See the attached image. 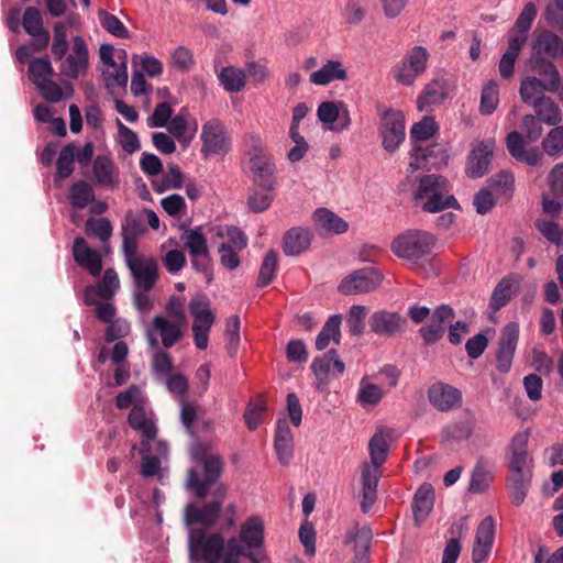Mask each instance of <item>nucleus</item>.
Segmentation results:
<instances>
[{"instance_id":"obj_40","label":"nucleus","mask_w":563,"mask_h":563,"mask_svg":"<svg viewBox=\"0 0 563 563\" xmlns=\"http://www.w3.org/2000/svg\"><path fill=\"white\" fill-rule=\"evenodd\" d=\"M153 328L159 332L162 343L166 349L172 347L183 336V331L179 325L166 320L162 316L154 317Z\"/></svg>"},{"instance_id":"obj_20","label":"nucleus","mask_w":563,"mask_h":563,"mask_svg":"<svg viewBox=\"0 0 563 563\" xmlns=\"http://www.w3.org/2000/svg\"><path fill=\"white\" fill-rule=\"evenodd\" d=\"M529 69L537 74L544 85L548 92H556L561 85V75L555 64L547 59L539 53H531L528 59Z\"/></svg>"},{"instance_id":"obj_51","label":"nucleus","mask_w":563,"mask_h":563,"mask_svg":"<svg viewBox=\"0 0 563 563\" xmlns=\"http://www.w3.org/2000/svg\"><path fill=\"white\" fill-rule=\"evenodd\" d=\"M474 423L472 420H462L449 423L442 429L444 440H467L472 437Z\"/></svg>"},{"instance_id":"obj_28","label":"nucleus","mask_w":563,"mask_h":563,"mask_svg":"<svg viewBox=\"0 0 563 563\" xmlns=\"http://www.w3.org/2000/svg\"><path fill=\"white\" fill-rule=\"evenodd\" d=\"M92 173L97 185L114 188L119 184L118 169L107 155H98L92 164Z\"/></svg>"},{"instance_id":"obj_15","label":"nucleus","mask_w":563,"mask_h":563,"mask_svg":"<svg viewBox=\"0 0 563 563\" xmlns=\"http://www.w3.org/2000/svg\"><path fill=\"white\" fill-rule=\"evenodd\" d=\"M430 405L440 412H449L462 406V391L443 382H437L428 388Z\"/></svg>"},{"instance_id":"obj_30","label":"nucleus","mask_w":563,"mask_h":563,"mask_svg":"<svg viewBox=\"0 0 563 563\" xmlns=\"http://www.w3.org/2000/svg\"><path fill=\"white\" fill-rule=\"evenodd\" d=\"M449 96V89L444 79H433L426 85L418 97V108L423 111L429 106L441 104Z\"/></svg>"},{"instance_id":"obj_35","label":"nucleus","mask_w":563,"mask_h":563,"mask_svg":"<svg viewBox=\"0 0 563 563\" xmlns=\"http://www.w3.org/2000/svg\"><path fill=\"white\" fill-rule=\"evenodd\" d=\"M347 73L339 60H328L320 69L310 75V82L318 86L329 85L333 80H346Z\"/></svg>"},{"instance_id":"obj_63","label":"nucleus","mask_w":563,"mask_h":563,"mask_svg":"<svg viewBox=\"0 0 563 563\" xmlns=\"http://www.w3.org/2000/svg\"><path fill=\"white\" fill-rule=\"evenodd\" d=\"M240 318L236 314L230 316L225 325V338L228 340V352L234 356L240 342Z\"/></svg>"},{"instance_id":"obj_24","label":"nucleus","mask_w":563,"mask_h":563,"mask_svg":"<svg viewBox=\"0 0 563 563\" xmlns=\"http://www.w3.org/2000/svg\"><path fill=\"white\" fill-rule=\"evenodd\" d=\"M128 422L133 430L140 432L143 437L141 441L142 450H151L148 441L156 438L157 428L152 420L147 419L144 408L137 405L133 406L129 413Z\"/></svg>"},{"instance_id":"obj_38","label":"nucleus","mask_w":563,"mask_h":563,"mask_svg":"<svg viewBox=\"0 0 563 563\" xmlns=\"http://www.w3.org/2000/svg\"><path fill=\"white\" fill-rule=\"evenodd\" d=\"M518 276L504 277L495 287L490 297L489 307L499 310L505 307L511 299L514 286H518Z\"/></svg>"},{"instance_id":"obj_27","label":"nucleus","mask_w":563,"mask_h":563,"mask_svg":"<svg viewBox=\"0 0 563 563\" xmlns=\"http://www.w3.org/2000/svg\"><path fill=\"white\" fill-rule=\"evenodd\" d=\"M274 446L279 463L288 465L294 454V438L290 427L285 419L277 422Z\"/></svg>"},{"instance_id":"obj_21","label":"nucleus","mask_w":563,"mask_h":563,"mask_svg":"<svg viewBox=\"0 0 563 563\" xmlns=\"http://www.w3.org/2000/svg\"><path fill=\"white\" fill-rule=\"evenodd\" d=\"M221 505L220 500H213L202 506L188 505L185 509L186 525H200L203 528H210L220 517Z\"/></svg>"},{"instance_id":"obj_22","label":"nucleus","mask_w":563,"mask_h":563,"mask_svg":"<svg viewBox=\"0 0 563 563\" xmlns=\"http://www.w3.org/2000/svg\"><path fill=\"white\" fill-rule=\"evenodd\" d=\"M250 168L254 174V185L266 190L273 191L275 188L274 174L276 166L271 155L250 157Z\"/></svg>"},{"instance_id":"obj_64","label":"nucleus","mask_w":563,"mask_h":563,"mask_svg":"<svg viewBox=\"0 0 563 563\" xmlns=\"http://www.w3.org/2000/svg\"><path fill=\"white\" fill-rule=\"evenodd\" d=\"M366 317V308L364 306H352L346 323L352 335L360 336L364 332V319Z\"/></svg>"},{"instance_id":"obj_14","label":"nucleus","mask_w":563,"mask_h":563,"mask_svg":"<svg viewBox=\"0 0 563 563\" xmlns=\"http://www.w3.org/2000/svg\"><path fill=\"white\" fill-rule=\"evenodd\" d=\"M430 316V322L419 329L424 346H430L443 338L445 324L454 319L455 312L451 306L443 303L438 306Z\"/></svg>"},{"instance_id":"obj_34","label":"nucleus","mask_w":563,"mask_h":563,"mask_svg":"<svg viewBox=\"0 0 563 563\" xmlns=\"http://www.w3.org/2000/svg\"><path fill=\"white\" fill-rule=\"evenodd\" d=\"M434 492L431 485H421L415 494L412 511L416 525H421L433 508Z\"/></svg>"},{"instance_id":"obj_46","label":"nucleus","mask_w":563,"mask_h":563,"mask_svg":"<svg viewBox=\"0 0 563 563\" xmlns=\"http://www.w3.org/2000/svg\"><path fill=\"white\" fill-rule=\"evenodd\" d=\"M29 79L37 87L52 78L54 69L47 57L33 58L29 65Z\"/></svg>"},{"instance_id":"obj_59","label":"nucleus","mask_w":563,"mask_h":563,"mask_svg":"<svg viewBox=\"0 0 563 563\" xmlns=\"http://www.w3.org/2000/svg\"><path fill=\"white\" fill-rule=\"evenodd\" d=\"M68 51V41L64 23L57 22L54 25V38L52 54L56 60H62Z\"/></svg>"},{"instance_id":"obj_56","label":"nucleus","mask_w":563,"mask_h":563,"mask_svg":"<svg viewBox=\"0 0 563 563\" xmlns=\"http://www.w3.org/2000/svg\"><path fill=\"white\" fill-rule=\"evenodd\" d=\"M86 232L89 235L97 236L102 242H107L112 235L113 227L108 218H89L86 221Z\"/></svg>"},{"instance_id":"obj_31","label":"nucleus","mask_w":563,"mask_h":563,"mask_svg":"<svg viewBox=\"0 0 563 563\" xmlns=\"http://www.w3.org/2000/svg\"><path fill=\"white\" fill-rule=\"evenodd\" d=\"M313 220L317 228L325 233L342 234L349 230V223L327 208L317 209Z\"/></svg>"},{"instance_id":"obj_43","label":"nucleus","mask_w":563,"mask_h":563,"mask_svg":"<svg viewBox=\"0 0 563 563\" xmlns=\"http://www.w3.org/2000/svg\"><path fill=\"white\" fill-rule=\"evenodd\" d=\"M181 240L190 256L209 255L207 239L202 234L201 228L186 230L181 234Z\"/></svg>"},{"instance_id":"obj_10","label":"nucleus","mask_w":563,"mask_h":563,"mask_svg":"<svg viewBox=\"0 0 563 563\" xmlns=\"http://www.w3.org/2000/svg\"><path fill=\"white\" fill-rule=\"evenodd\" d=\"M201 153L205 157L211 155H225L231 147L230 137L222 122L218 119L207 121L202 125L200 135Z\"/></svg>"},{"instance_id":"obj_60","label":"nucleus","mask_w":563,"mask_h":563,"mask_svg":"<svg viewBox=\"0 0 563 563\" xmlns=\"http://www.w3.org/2000/svg\"><path fill=\"white\" fill-rule=\"evenodd\" d=\"M553 126L542 141V148L550 156H555L563 150V126Z\"/></svg>"},{"instance_id":"obj_52","label":"nucleus","mask_w":563,"mask_h":563,"mask_svg":"<svg viewBox=\"0 0 563 563\" xmlns=\"http://www.w3.org/2000/svg\"><path fill=\"white\" fill-rule=\"evenodd\" d=\"M99 22L110 34L119 38H129L130 33L121 20L106 10H99Z\"/></svg>"},{"instance_id":"obj_29","label":"nucleus","mask_w":563,"mask_h":563,"mask_svg":"<svg viewBox=\"0 0 563 563\" xmlns=\"http://www.w3.org/2000/svg\"><path fill=\"white\" fill-rule=\"evenodd\" d=\"M507 148L510 155L518 162L526 163L529 166H536L540 159V153L537 148L526 150L523 136L517 132H510L506 137Z\"/></svg>"},{"instance_id":"obj_62","label":"nucleus","mask_w":563,"mask_h":563,"mask_svg":"<svg viewBox=\"0 0 563 563\" xmlns=\"http://www.w3.org/2000/svg\"><path fill=\"white\" fill-rule=\"evenodd\" d=\"M146 232L144 219L135 216L132 211L126 212L121 228V235L139 238Z\"/></svg>"},{"instance_id":"obj_47","label":"nucleus","mask_w":563,"mask_h":563,"mask_svg":"<svg viewBox=\"0 0 563 563\" xmlns=\"http://www.w3.org/2000/svg\"><path fill=\"white\" fill-rule=\"evenodd\" d=\"M76 151L74 143H69L62 148L56 161V178L65 179L74 173Z\"/></svg>"},{"instance_id":"obj_53","label":"nucleus","mask_w":563,"mask_h":563,"mask_svg":"<svg viewBox=\"0 0 563 563\" xmlns=\"http://www.w3.org/2000/svg\"><path fill=\"white\" fill-rule=\"evenodd\" d=\"M534 227L549 242L556 246H563V229L558 222L537 219Z\"/></svg>"},{"instance_id":"obj_18","label":"nucleus","mask_w":563,"mask_h":563,"mask_svg":"<svg viewBox=\"0 0 563 563\" xmlns=\"http://www.w3.org/2000/svg\"><path fill=\"white\" fill-rule=\"evenodd\" d=\"M368 323L375 334L391 338L404 331L407 320L398 312L378 310L372 313Z\"/></svg>"},{"instance_id":"obj_49","label":"nucleus","mask_w":563,"mask_h":563,"mask_svg":"<svg viewBox=\"0 0 563 563\" xmlns=\"http://www.w3.org/2000/svg\"><path fill=\"white\" fill-rule=\"evenodd\" d=\"M499 103V88L494 80L488 81L482 89L479 112L490 115Z\"/></svg>"},{"instance_id":"obj_57","label":"nucleus","mask_w":563,"mask_h":563,"mask_svg":"<svg viewBox=\"0 0 563 563\" xmlns=\"http://www.w3.org/2000/svg\"><path fill=\"white\" fill-rule=\"evenodd\" d=\"M438 130L433 118L423 117L421 121L415 123L410 130L411 141H427L431 139Z\"/></svg>"},{"instance_id":"obj_19","label":"nucleus","mask_w":563,"mask_h":563,"mask_svg":"<svg viewBox=\"0 0 563 563\" xmlns=\"http://www.w3.org/2000/svg\"><path fill=\"white\" fill-rule=\"evenodd\" d=\"M134 279L137 290L150 291L158 278L157 261L153 256L136 260L126 266Z\"/></svg>"},{"instance_id":"obj_26","label":"nucleus","mask_w":563,"mask_h":563,"mask_svg":"<svg viewBox=\"0 0 563 563\" xmlns=\"http://www.w3.org/2000/svg\"><path fill=\"white\" fill-rule=\"evenodd\" d=\"M373 530H349L344 543L354 552L353 563H369Z\"/></svg>"},{"instance_id":"obj_7","label":"nucleus","mask_w":563,"mask_h":563,"mask_svg":"<svg viewBox=\"0 0 563 563\" xmlns=\"http://www.w3.org/2000/svg\"><path fill=\"white\" fill-rule=\"evenodd\" d=\"M429 58L430 54L426 47L413 46L393 68L395 80L404 86H412L416 79L424 74Z\"/></svg>"},{"instance_id":"obj_25","label":"nucleus","mask_w":563,"mask_h":563,"mask_svg":"<svg viewBox=\"0 0 563 563\" xmlns=\"http://www.w3.org/2000/svg\"><path fill=\"white\" fill-rule=\"evenodd\" d=\"M312 238L313 234L309 229L294 227L283 238V252L287 256H297L309 249Z\"/></svg>"},{"instance_id":"obj_48","label":"nucleus","mask_w":563,"mask_h":563,"mask_svg":"<svg viewBox=\"0 0 563 563\" xmlns=\"http://www.w3.org/2000/svg\"><path fill=\"white\" fill-rule=\"evenodd\" d=\"M219 80L227 91L239 92L245 86V74L239 68L228 66L222 68Z\"/></svg>"},{"instance_id":"obj_5","label":"nucleus","mask_w":563,"mask_h":563,"mask_svg":"<svg viewBox=\"0 0 563 563\" xmlns=\"http://www.w3.org/2000/svg\"><path fill=\"white\" fill-rule=\"evenodd\" d=\"M433 245L434 238L431 233L409 230L394 239L391 251L400 258L418 262L431 252Z\"/></svg>"},{"instance_id":"obj_13","label":"nucleus","mask_w":563,"mask_h":563,"mask_svg":"<svg viewBox=\"0 0 563 563\" xmlns=\"http://www.w3.org/2000/svg\"><path fill=\"white\" fill-rule=\"evenodd\" d=\"M88 56L86 42L81 36H75L71 52L62 59L60 74L69 79H78L84 76L88 69Z\"/></svg>"},{"instance_id":"obj_50","label":"nucleus","mask_w":563,"mask_h":563,"mask_svg":"<svg viewBox=\"0 0 563 563\" xmlns=\"http://www.w3.org/2000/svg\"><path fill=\"white\" fill-rule=\"evenodd\" d=\"M278 267L277 253L274 250H269L260 268L258 277H257V287H266L268 286L273 279L275 278V273Z\"/></svg>"},{"instance_id":"obj_37","label":"nucleus","mask_w":563,"mask_h":563,"mask_svg":"<svg viewBox=\"0 0 563 563\" xmlns=\"http://www.w3.org/2000/svg\"><path fill=\"white\" fill-rule=\"evenodd\" d=\"M495 540V530H476L472 548V561L484 563L487 561Z\"/></svg>"},{"instance_id":"obj_23","label":"nucleus","mask_w":563,"mask_h":563,"mask_svg":"<svg viewBox=\"0 0 563 563\" xmlns=\"http://www.w3.org/2000/svg\"><path fill=\"white\" fill-rule=\"evenodd\" d=\"M73 256L76 263L86 268L92 276H99L102 271V261L98 252L89 247L87 241L78 236L74 240Z\"/></svg>"},{"instance_id":"obj_54","label":"nucleus","mask_w":563,"mask_h":563,"mask_svg":"<svg viewBox=\"0 0 563 563\" xmlns=\"http://www.w3.org/2000/svg\"><path fill=\"white\" fill-rule=\"evenodd\" d=\"M265 411L266 402L262 396L250 401L244 412V421L250 430H255L262 423Z\"/></svg>"},{"instance_id":"obj_61","label":"nucleus","mask_w":563,"mask_h":563,"mask_svg":"<svg viewBox=\"0 0 563 563\" xmlns=\"http://www.w3.org/2000/svg\"><path fill=\"white\" fill-rule=\"evenodd\" d=\"M119 277L113 268L106 269L101 284L97 288V294L102 299H110L119 288Z\"/></svg>"},{"instance_id":"obj_41","label":"nucleus","mask_w":563,"mask_h":563,"mask_svg":"<svg viewBox=\"0 0 563 563\" xmlns=\"http://www.w3.org/2000/svg\"><path fill=\"white\" fill-rule=\"evenodd\" d=\"M68 198L74 208L81 210L95 201L96 195L90 184L85 180H78L70 186Z\"/></svg>"},{"instance_id":"obj_11","label":"nucleus","mask_w":563,"mask_h":563,"mask_svg":"<svg viewBox=\"0 0 563 563\" xmlns=\"http://www.w3.org/2000/svg\"><path fill=\"white\" fill-rule=\"evenodd\" d=\"M528 431L516 433L510 442L508 467L511 475L533 476V460L528 453Z\"/></svg>"},{"instance_id":"obj_58","label":"nucleus","mask_w":563,"mask_h":563,"mask_svg":"<svg viewBox=\"0 0 563 563\" xmlns=\"http://www.w3.org/2000/svg\"><path fill=\"white\" fill-rule=\"evenodd\" d=\"M120 144L128 154L137 152L141 147L137 134L117 119Z\"/></svg>"},{"instance_id":"obj_16","label":"nucleus","mask_w":563,"mask_h":563,"mask_svg":"<svg viewBox=\"0 0 563 563\" xmlns=\"http://www.w3.org/2000/svg\"><path fill=\"white\" fill-rule=\"evenodd\" d=\"M519 339V325L515 322L507 323L501 330L499 349L496 355V368L506 374L510 371L512 358Z\"/></svg>"},{"instance_id":"obj_6","label":"nucleus","mask_w":563,"mask_h":563,"mask_svg":"<svg viewBox=\"0 0 563 563\" xmlns=\"http://www.w3.org/2000/svg\"><path fill=\"white\" fill-rule=\"evenodd\" d=\"M209 530H188L190 555L207 563H218L223 556L224 538L220 533L208 534Z\"/></svg>"},{"instance_id":"obj_4","label":"nucleus","mask_w":563,"mask_h":563,"mask_svg":"<svg viewBox=\"0 0 563 563\" xmlns=\"http://www.w3.org/2000/svg\"><path fill=\"white\" fill-rule=\"evenodd\" d=\"M194 459L202 465L203 478L200 479L198 473L190 468L188 471V485L198 498H203L209 490V486L220 477L223 470V461L219 455L207 453L201 445L195 450Z\"/></svg>"},{"instance_id":"obj_9","label":"nucleus","mask_w":563,"mask_h":563,"mask_svg":"<svg viewBox=\"0 0 563 563\" xmlns=\"http://www.w3.org/2000/svg\"><path fill=\"white\" fill-rule=\"evenodd\" d=\"M379 133L383 147L394 153L405 141V118L401 111L395 109L386 110L380 117Z\"/></svg>"},{"instance_id":"obj_44","label":"nucleus","mask_w":563,"mask_h":563,"mask_svg":"<svg viewBox=\"0 0 563 563\" xmlns=\"http://www.w3.org/2000/svg\"><path fill=\"white\" fill-rule=\"evenodd\" d=\"M64 87L65 93L63 88L58 84H56L52 79H48L42 82L36 88L38 89V92L45 100L49 102H59L64 98L69 99L74 96V88L70 82L65 81Z\"/></svg>"},{"instance_id":"obj_55","label":"nucleus","mask_w":563,"mask_h":563,"mask_svg":"<svg viewBox=\"0 0 563 563\" xmlns=\"http://www.w3.org/2000/svg\"><path fill=\"white\" fill-rule=\"evenodd\" d=\"M274 200L271 191H266L257 186L251 190L247 197L249 209L254 213L266 211Z\"/></svg>"},{"instance_id":"obj_42","label":"nucleus","mask_w":563,"mask_h":563,"mask_svg":"<svg viewBox=\"0 0 563 563\" xmlns=\"http://www.w3.org/2000/svg\"><path fill=\"white\" fill-rule=\"evenodd\" d=\"M547 85L536 76H527L520 82L519 93L521 100L529 106H533L538 98L545 96Z\"/></svg>"},{"instance_id":"obj_32","label":"nucleus","mask_w":563,"mask_h":563,"mask_svg":"<svg viewBox=\"0 0 563 563\" xmlns=\"http://www.w3.org/2000/svg\"><path fill=\"white\" fill-rule=\"evenodd\" d=\"M493 479V463L484 457H479L472 472L468 492L482 494L489 487Z\"/></svg>"},{"instance_id":"obj_8","label":"nucleus","mask_w":563,"mask_h":563,"mask_svg":"<svg viewBox=\"0 0 563 563\" xmlns=\"http://www.w3.org/2000/svg\"><path fill=\"white\" fill-rule=\"evenodd\" d=\"M383 274L375 267L356 269L344 277L338 286L340 294L345 296L374 291L383 282Z\"/></svg>"},{"instance_id":"obj_17","label":"nucleus","mask_w":563,"mask_h":563,"mask_svg":"<svg viewBox=\"0 0 563 563\" xmlns=\"http://www.w3.org/2000/svg\"><path fill=\"white\" fill-rule=\"evenodd\" d=\"M495 142L485 140L472 147L465 165L467 177L476 179L483 177L489 170Z\"/></svg>"},{"instance_id":"obj_12","label":"nucleus","mask_w":563,"mask_h":563,"mask_svg":"<svg viewBox=\"0 0 563 563\" xmlns=\"http://www.w3.org/2000/svg\"><path fill=\"white\" fill-rule=\"evenodd\" d=\"M331 366H333L332 375H342L345 371L344 362L340 360L334 349L329 350L321 356L314 357L311 363V371L317 378L316 389L319 393H325L329 388Z\"/></svg>"},{"instance_id":"obj_33","label":"nucleus","mask_w":563,"mask_h":563,"mask_svg":"<svg viewBox=\"0 0 563 563\" xmlns=\"http://www.w3.org/2000/svg\"><path fill=\"white\" fill-rule=\"evenodd\" d=\"M531 53H539L553 59L561 58L563 40L551 31H543L538 35Z\"/></svg>"},{"instance_id":"obj_2","label":"nucleus","mask_w":563,"mask_h":563,"mask_svg":"<svg viewBox=\"0 0 563 563\" xmlns=\"http://www.w3.org/2000/svg\"><path fill=\"white\" fill-rule=\"evenodd\" d=\"M413 200L424 212L437 213L445 209H460V205L453 195H450V186L446 178L441 175L430 174L421 177Z\"/></svg>"},{"instance_id":"obj_36","label":"nucleus","mask_w":563,"mask_h":563,"mask_svg":"<svg viewBox=\"0 0 563 563\" xmlns=\"http://www.w3.org/2000/svg\"><path fill=\"white\" fill-rule=\"evenodd\" d=\"M532 107L536 110V118L548 125H556L562 121L561 109L551 97L538 98Z\"/></svg>"},{"instance_id":"obj_3","label":"nucleus","mask_w":563,"mask_h":563,"mask_svg":"<svg viewBox=\"0 0 563 563\" xmlns=\"http://www.w3.org/2000/svg\"><path fill=\"white\" fill-rule=\"evenodd\" d=\"M371 463L365 464L362 470V500L361 508L367 512L374 505L377 496V484L379 478V466L385 462L389 445L385 437L377 432L368 443Z\"/></svg>"},{"instance_id":"obj_45","label":"nucleus","mask_w":563,"mask_h":563,"mask_svg":"<svg viewBox=\"0 0 563 563\" xmlns=\"http://www.w3.org/2000/svg\"><path fill=\"white\" fill-rule=\"evenodd\" d=\"M514 183L515 178L512 174L501 170L498 174L492 176L488 180V189L492 190L493 194H496L503 198H510L514 191Z\"/></svg>"},{"instance_id":"obj_1","label":"nucleus","mask_w":563,"mask_h":563,"mask_svg":"<svg viewBox=\"0 0 563 563\" xmlns=\"http://www.w3.org/2000/svg\"><path fill=\"white\" fill-rule=\"evenodd\" d=\"M538 10L533 2H527L519 13L515 24L507 33L508 48L503 54L498 69L501 78L509 79L515 71V63L527 43L529 31L537 16Z\"/></svg>"},{"instance_id":"obj_39","label":"nucleus","mask_w":563,"mask_h":563,"mask_svg":"<svg viewBox=\"0 0 563 563\" xmlns=\"http://www.w3.org/2000/svg\"><path fill=\"white\" fill-rule=\"evenodd\" d=\"M533 476L528 475H509L507 478V492L511 503L520 506L528 494Z\"/></svg>"}]
</instances>
